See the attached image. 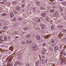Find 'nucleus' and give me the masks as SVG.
<instances>
[{
    "label": "nucleus",
    "instance_id": "obj_50",
    "mask_svg": "<svg viewBox=\"0 0 66 66\" xmlns=\"http://www.w3.org/2000/svg\"><path fill=\"white\" fill-rule=\"evenodd\" d=\"M25 2V0H23L22 1V3H24Z\"/></svg>",
    "mask_w": 66,
    "mask_h": 66
},
{
    "label": "nucleus",
    "instance_id": "obj_57",
    "mask_svg": "<svg viewBox=\"0 0 66 66\" xmlns=\"http://www.w3.org/2000/svg\"><path fill=\"white\" fill-rule=\"evenodd\" d=\"M40 19H43V18L42 17H40Z\"/></svg>",
    "mask_w": 66,
    "mask_h": 66
},
{
    "label": "nucleus",
    "instance_id": "obj_35",
    "mask_svg": "<svg viewBox=\"0 0 66 66\" xmlns=\"http://www.w3.org/2000/svg\"><path fill=\"white\" fill-rule=\"evenodd\" d=\"M63 40L64 42H66V38H64L63 39Z\"/></svg>",
    "mask_w": 66,
    "mask_h": 66
},
{
    "label": "nucleus",
    "instance_id": "obj_32",
    "mask_svg": "<svg viewBox=\"0 0 66 66\" xmlns=\"http://www.w3.org/2000/svg\"><path fill=\"white\" fill-rule=\"evenodd\" d=\"M22 45H24V44H25V42L23 41H22Z\"/></svg>",
    "mask_w": 66,
    "mask_h": 66
},
{
    "label": "nucleus",
    "instance_id": "obj_38",
    "mask_svg": "<svg viewBox=\"0 0 66 66\" xmlns=\"http://www.w3.org/2000/svg\"><path fill=\"white\" fill-rule=\"evenodd\" d=\"M21 7L22 8H23V7H24V4H23L22 5Z\"/></svg>",
    "mask_w": 66,
    "mask_h": 66
},
{
    "label": "nucleus",
    "instance_id": "obj_7",
    "mask_svg": "<svg viewBox=\"0 0 66 66\" xmlns=\"http://www.w3.org/2000/svg\"><path fill=\"white\" fill-rule=\"evenodd\" d=\"M40 61L42 64H44L45 63V61L44 60H43V59H41L40 60Z\"/></svg>",
    "mask_w": 66,
    "mask_h": 66
},
{
    "label": "nucleus",
    "instance_id": "obj_49",
    "mask_svg": "<svg viewBox=\"0 0 66 66\" xmlns=\"http://www.w3.org/2000/svg\"><path fill=\"white\" fill-rule=\"evenodd\" d=\"M11 61H12L11 59H10L9 60V62H11Z\"/></svg>",
    "mask_w": 66,
    "mask_h": 66
},
{
    "label": "nucleus",
    "instance_id": "obj_11",
    "mask_svg": "<svg viewBox=\"0 0 66 66\" xmlns=\"http://www.w3.org/2000/svg\"><path fill=\"white\" fill-rule=\"evenodd\" d=\"M26 36L28 38H29L31 37V35L29 34H27L26 35Z\"/></svg>",
    "mask_w": 66,
    "mask_h": 66
},
{
    "label": "nucleus",
    "instance_id": "obj_52",
    "mask_svg": "<svg viewBox=\"0 0 66 66\" xmlns=\"http://www.w3.org/2000/svg\"><path fill=\"white\" fill-rule=\"evenodd\" d=\"M63 60H61V64H62V63H63Z\"/></svg>",
    "mask_w": 66,
    "mask_h": 66
},
{
    "label": "nucleus",
    "instance_id": "obj_15",
    "mask_svg": "<svg viewBox=\"0 0 66 66\" xmlns=\"http://www.w3.org/2000/svg\"><path fill=\"white\" fill-rule=\"evenodd\" d=\"M4 41H6V40H7V38H6V37L4 36Z\"/></svg>",
    "mask_w": 66,
    "mask_h": 66
},
{
    "label": "nucleus",
    "instance_id": "obj_26",
    "mask_svg": "<svg viewBox=\"0 0 66 66\" xmlns=\"http://www.w3.org/2000/svg\"><path fill=\"white\" fill-rule=\"evenodd\" d=\"M51 30H53L54 29V26H52L51 27Z\"/></svg>",
    "mask_w": 66,
    "mask_h": 66
},
{
    "label": "nucleus",
    "instance_id": "obj_30",
    "mask_svg": "<svg viewBox=\"0 0 66 66\" xmlns=\"http://www.w3.org/2000/svg\"><path fill=\"white\" fill-rule=\"evenodd\" d=\"M3 28L4 30H6V29H7V26H5V27H4Z\"/></svg>",
    "mask_w": 66,
    "mask_h": 66
},
{
    "label": "nucleus",
    "instance_id": "obj_14",
    "mask_svg": "<svg viewBox=\"0 0 66 66\" xmlns=\"http://www.w3.org/2000/svg\"><path fill=\"white\" fill-rule=\"evenodd\" d=\"M36 4H37V5H39V4H40V2H39V1H36Z\"/></svg>",
    "mask_w": 66,
    "mask_h": 66
},
{
    "label": "nucleus",
    "instance_id": "obj_17",
    "mask_svg": "<svg viewBox=\"0 0 66 66\" xmlns=\"http://www.w3.org/2000/svg\"><path fill=\"white\" fill-rule=\"evenodd\" d=\"M51 42L52 43H54V40L53 39H52L51 40Z\"/></svg>",
    "mask_w": 66,
    "mask_h": 66
},
{
    "label": "nucleus",
    "instance_id": "obj_34",
    "mask_svg": "<svg viewBox=\"0 0 66 66\" xmlns=\"http://www.w3.org/2000/svg\"><path fill=\"white\" fill-rule=\"evenodd\" d=\"M39 62V61L38 60H37L36 62V65H37V64H38V62Z\"/></svg>",
    "mask_w": 66,
    "mask_h": 66
},
{
    "label": "nucleus",
    "instance_id": "obj_2",
    "mask_svg": "<svg viewBox=\"0 0 66 66\" xmlns=\"http://www.w3.org/2000/svg\"><path fill=\"white\" fill-rule=\"evenodd\" d=\"M40 26L41 27V28L42 29H45V26H44V24H43V23H40L39 24Z\"/></svg>",
    "mask_w": 66,
    "mask_h": 66
},
{
    "label": "nucleus",
    "instance_id": "obj_43",
    "mask_svg": "<svg viewBox=\"0 0 66 66\" xmlns=\"http://www.w3.org/2000/svg\"><path fill=\"white\" fill-rule=\"evenodd\" d=\"M18 64L19 65H21V63L20 62H18Z\"/></svg>",
    "mask_w": 66,
    "mask_h": 66
},
{
    "label": "nucleus",
    "instance_id": "obj_37",
    "mask_svg": "<svg viewBox=\"0 0 66 66\" xmlns=\"http://www.w3.org/2000/svg\"><path fill=\"white\" fill-rule=\"evenodd\" d=\"M43 46H46V44L45 43H44L43 44Z\"/></svg>",
    "mask_w": 66,
    "mask_h": 66
},
{
    "label": "nucleus",
    "instance_id": "obj_36",
    "mask_svg": "<svg viewBox=\"0 0 66 66\" xmlns=\"http://www.w3.org/2000/svg\"><path fill=\"white\" fill-rule=\"evenodd\" d=\"M55 43H53V44H52V46H55Z\"/></svg>",
    "mask_w": 66,
    "mask_h": 66
},
{
    "label": "nucleus",
    "instance_id": "obj_16",
    "mask_svg": "<svg viewBox=\"0 0 66 66\" xmlns=\"http://www.w3.org/2000/svg\"><path fill=\"white\" fill-rule=\"evenodd\" d=\"M18 21H20L22 20V18H19L18 19Z\"/></svg>",
    "mask_w": 66,
    "mask_h": 66
},
{
    "label": "nucleus",
    "instance_id": "obj_45",
    "mask_svg": "<svg viewBox=\"0 0 66 66\" xmlns=\"http://www.w3.org/2000/svg\"><path fill=\"white\" fill-rule=\"evenodd\" d=\"M36 29L37 30H39V27H37L36 28Z\"/></svg>",
    "mask_w": 66,
    "mask_h": 66
},
{
    "label": "nucleus",
    "instance_id": "obj_31",
    "mask_svg": "<svg viewBox=\"0 0 66 66\" xmlns=\"http://www.w3.org/2000/svg\"><path fill=\"white\" fill-rule=\"evenodd\" d=\"M41 53L42 54H44V55H45V52H44L43 51H42Z\"/></svg>",
    "mask_w": 66,
    "mask_h": 66
},
{
    "label": "nucleus",
    "instance_id": "obj_23",
    "mask_svg": "<svg viewBox=\"0 0 66 66\" xmlns=\"http://www.w3.org/2000/svg\"><path fill=\"white\" fill-rule=\"evenodd\" d=\"M58 28H63V26L62 25H58Z\"/></svg>",
    "mask_w": 66,
    "mask_h": 66
},
{
    "label": "nucleus",
    "instance_id": "obj_48",
    "mask_svg": "<svg viewBox=\"0 0 66 66\" xmlns=\"http://www.w3.org/2000/svg\"><path fill=\"white\" fill-rule=\"evenodd\" d=\"M62 31L63 32H66V30H64V29H63L62 30Z\"/></svg>",
    "mask_w": 66,
    "mask_h": 66
},
{
    "label": "nucleus",
    "instance_id": "obj_44",
    "mask_svg": "<svg viewBox=\"0 0 66 66\" xmlns=\"http://www.w3.org/2000/svg\"><path fill=\"white\" fill-rule=\"evenodd\" d=\"M0 3H1V4H4V2H1Z\"/></svg>",
    "mask_w": 66,
    "mask_h": 66
},
{
    "label": "nucleus",
    "instance_id": "obj_53",
    "mask_svg": "<svg viewBox=\"0 0 66 66\" xmlns=\"http://www.w3.org/2000/svg\"><path fill=\"white\" fill-rule=\"evenodd\" d=\"M46 21H49V19H48V18L46 19Z\"/></svg>",
    "mask_w": 66,
    "mask_h": 66
},
{
    "label": "nucleus",
    "instance_id": "obj_6",
    "mask_svg": "<svg viewBox=\"0 0 66 66\" xmlns=\"http://www.w3.org/2000/svg\"><path fill=\"white\" fill-rule=\"evenodd\" d=\"M32 42L31 40H28V41L27 42V44H31L32 43Z\"/></svg>",
    "mask_w": 66,
    "mask_h": 66
},
{
    "label": "nucleus",
    "instance_id": "obj_60",
    "mask_svg": "<svg viewBox=\"0 0 66 66\" xmlns=\"http://www.w3.org/2000/svg\"><path fill=\"white\" fill-rule=\"evenodd\" d=\"M15 37L16 38H18V37L17 36H15Z\"/></svg>",
    "mask_w": 66,
    "mask_h": 66
},
{
    "label": "nucleus",
    "instance_id": "obj_62",
    "mask_svg": "<svg viewBox=\"0 0 66 66\" xmlns=\"http://www.w3.org/2000/svg\"><path fill=\"white\" fill-rule=\"evenodd\" d=\"M25 22V23H26V22H25L24 21L23 22Z\"/></svg>",
    "mask_w": 66,
    "mask_h": 66
},
{
    "label": "nucleus",
    "instance_id": "obj_5",
    "mask_svg": "<svg viewBox=\"0 0 66 66\" xmlns=\"http://www.w3.org/2000/svg\"><path fill=\"white\" fill-rule=\"evenodd\" d=\"M54 48L55 51H57L59 50V47L57 46L56 45Z\"/></svg>",
    "mask_w": 66,
    "mask_h": 66
},
{
    "label": "nucleus",
    "instance_id": "obj_56",
    "mask_svg": "<svg viewBox=\"0 0 66 66\" xmlns=\"http://www.w3.org/2000/svg\"><path fill=\"white\" fill-rule=\"evenodd\" d=\"M43 50L44 51H46V49H45V48H44Z\"/></svg>",
    "mask_w": 66,
    "mask_h": 66
},
{
    "label": "nucleus",
    "instance_id": "obj_22",
    "mask_svg": "<svg viewBox=\"0 0 66 66\" xmlns=\"http://www.w3.org/2000/svg\"><path fill=\"white\" fill-rule=\"evenodd\" d=\"M2 15L3 16H5V15H6V13H3L2 14Z\"/></svg>",
    "mask_w": 66,
    "mask_h": 66
},
{
    "label": "nucleus",
    "instance_id": "obj_21",
    "mask_svg": "<svg viewBox=\"0 0 66 66\" xmlns=\"http://www.w3.org/2000/svg\"><path fill=\"white\" fill-rule=\"evenodd\" d=\"M50 12L51 13H53L54 12V10H50Z\"/></svg>",
    "mask_w": 66,
    "mask_h": 66
},
{
    "label": "nucleus",
    "instance_id": "obj_40",
    "mask_svg": "<svg viewBox=\"0 0 66 66\" xmlns=\"http://www.w3.org/2000/svg\"><path fill=\"white\" fill-rule=\"evenodd\" d=\"M60 10L61 12H63V9L62 8H61L60 9Z\"/></svg>",
    "mask_w": 66,
    "mask_h": 66
},
{
    "label": "nucleus",
    "instance_id": "obj_9",
    "mask_svg": "<svg viewBox=\"0 0 66 66\" xmlns=\"http://www.w3.org/2000/svg\"><path fill=\"white\" fill-rule=\"evenodd\" d=\"M24 31H29V28L25 27L24 28Z\"/></svg>",
    "mask_w": 66,
    "mask_h": 66
},
{
    "label": "nucleus",
    "instance_id": "obj_24",
    "mask_svg": "<svg viewBox=\"0 0 66 66\" xmlns=\"http://www.w3.org/2000/svg\"><path fill=\"white\" fill-rule=\"evenodd\" d=\"M13 13H14V14H17V11H16L14 10L13 11Z\"/></svg>",
    "mask_w": 66,
    "mask_h": 66
},
{
    "label": "nucleus",
    "instance_id": "obj_59",
    "mask_svg": "<svg viewBox=\"0 0 66 66\" xmlns=\"http://www.w3.org/2000/svg\"><path fill=\"white\" fill-rule=\"evenodd\" d=\"M3 66H6V64H4L3 65Z\"/></svg>",
    "mask_w": 66,
    "mask_h": 66
},
{
    "label": "nucleus",
    "instance_id": "obj_33",
    "mask_svg": "<svg viewBox=\"0 0 66 66\" xmlns=\"http://www.w3.org/2000/svg\"><path fill=\"white\" fill-rule=\"evenodd\" d=\"M10 49H11V50H13L14 49V48L13 47H11L10 48Z\"/></svg>",
    "mask_w": 66,
    "mask_h": 66
},
{
    "label": "nucleus",
    "instance_id": "obj_20",
    "mask_svg": "<svg viewBox=\"0 0 66 66\" xmlns=\"http://www.w3.org/2000/svg\"><path fill=\"white\" fill-rule=\"evenodd\" d=\"M17 59H18V60H19V59H21V56L19 55L18 56Z\"/></svg>",
    "mask_w": 66,
    "mask_h": 66
},
{
    "label": "nucleus",
    "instance_id": "obj_29",
    "mask_svg": "<svg viewBox=\"0 0 66 66\" xmlns=\"http://www.w3.org/2000/svg\"><path fill=\"white\" fill-rule=\"evenodd\" d=\"M62 4L63 5H66V2H63L62 3Z\"/></svg>",
    "mask_w": 66,
    "mask_h": 66
},
{
    "label": "nucleus",
    "instance_id": "obj_25",
    "mask_svg": "<svg viewBox=\"0 0 66 66\" xmlns=\"http://www.w3.org/2000/svg\"><path fill=\"white\" fill-rule=\"evenodd\" d=\"M13 20L14 21H16V20H17V19L15 17L13 19Z\"/></svg>",
    "mask_w": 66,
    "mask_h": 66
},
{
    "label": "nucleus",
    "instance_id": "obj_42",
    "mask_svg": "<svg viewBox=\"0 0 66 66\" xmlns=\"http://www.w3.org/2000/svg\"><path fill=\"white\" fill-rule=\"evenodd\" d=\"M13 4H16V1H14L13 2Z\"/></svg>",
    "mask_w": 66,
    "mask_h": 66
},
{
    "label": "nucleus",
    "instance_id": "obj_4",
    "mask_svg": "<svg viewBox=\"0 0 66 66\" xmlns=\"http://www.w3.org/2000/svg\"><path fill=\"white\" fill-rule=\"evenodd\" d=\"M36 20L37 22L39 23L40 22V19L39 18H37L36 19Z\"/></svg>",
    "mask_w": 66,
    "mask_h": 66
},
{
    "label": "nucleus",
    "instance_id": "obj_18",
    "mask_svg": "<svg viewBox=\"0 0 66 66\" xmlns=\"http://www.w3.org/2000/svg\"><path fill=\"white\" fill-rule=\"evenodd\" d=\"M18 62H17L15 63L14 64V66H16L17 65V64H18Z\"/></svg>",
    "mask_w": 66,
    "mask_h": 66
},
{
    "label": "nucleus",
    "instance_id": "obj_61",
    "mask_svg": "<svg viewBox=\"0 0 66 66\" xmlns=\"http://www.w3.org/2000/svg\"><path fill=\"white\" fill-rule=\"evenodd\" d=\"M1 24H2L1 23H0V26H1Z\"/></svg>",
    "mask_w": 66,
    "mask_h": 66
},
{
    "label": "nucleus",
    "instance_id": "obj_12",
    "mask_svg": "<svg viewBox=\"0 0 66 66\" xmlns=\"http://www.w3.org/2000/svg\"><path fill=\"white\" fill-rule=\"evenodd\" d=\"M50 4H51V5H54L55 3L54 2H51L49 3Z\"/></svg>",
    "mask_w": 66,
    "mask_h": 66
},
{
    "label": "nucleus",
    "instance_id": "obj_10",
    "mask_svg": "<svg viewBox=\"0 0 66 66\" xmlns=\"http://www.w3.org/2000/svg\"><path fill=\"white\" fill-rule=\"evenodd\" d=\"M10 15L11 16V17L12 18L14 16L12 12H11L10 13Z\"/></svg>",
    "mask_w": 66,
    "mask_h": 66
},
{
    "label": "nucleus",
    "instance_id": "obj_46",
    "mask_svg": "<svg viewBox=\"0 0 66 66\" xmlns=\"http://www.w3.org/2000/svg\"><path fill=\"white\" fill-rule=\"evenodd\" d=\"M3 1L4 2H7V0H3Z\"/></svg>",
    "mask_w": 66,
    "mask_h": 66
},
{
    "label": "nucleus",
    "instance_id": "obj_41",
    "mask_svg": "<svg viewBox=\"0 0 66 66\" xmlns=\"http://www.w3.org/2000/svg\"><path fill=\"white\" fill-rule=\"evenodd\" d=\"M25 66H29V64L28 63H26L25 65Z\"/></svg>",
    "mask_w": 66,
    "mask_h": 66
},
{
    "label": "nucleus",
    "instance_id": "obj_8",
    "mask_svg": "<svg viewBox=\"0 0 66 66\" xmlns=\"http://www.w3.org/2000/svg\"><path fill=\"white\" fill-rule=\"evenodd\" d=\"M46 14L45 13H42L41 14V16H42V17H45L46 16Z\"/></svg>",
    "mask_w": 66,
    "mask_h": 66
},
{
    "label": "nucleus",
    "instance_id": "obj_13",
    "mask_svg": "<svg viewBox=\"0 0 66 66\" xmlns=\"http://www.w3.org/2000/svg\"><path fill=\"white\" fill-rule=\"evenodd\" d=\"M20 7H19V6H18L16 7V9L18 11V10H20Z\"/></svg>",
    "mask_w": 66,
    "mask_h": 66
},
{
    "label": "nucleus",
    "instance_id": "obj_39",
    "mask_svg": "<svg viewBox=\"0 0 66 66\" xmlns=\"http://www.w3.org/2000/svg\"><path fill=\"white\" fill-rule=\"evenodd\" d=\"M53 7L54 9H56V6H53Z\"/></svg>",
    "mask_w": 66,
    "mask_h": 66
},
{
    "label": "nucleus",
    "instance_id": "obj_27",
    "mask_svg": "<svg viewBox=\"0 0 66 66\" xmlns=\"http://www.w3.org/2000/svg\"><path fill=\"white\" fill-rule=\"evenodd\" d=\"M7 5L8 6H10L11 5V4L10 3H7Z\"/></svg>",
    "mask_w": 66,
    "mask_h": 66
},
{
    "label": "nucleus",
    "instance_id": "obj_54",
    "mask_svg": "<svg viewBox=\"0 0 66 66\" xmlns=\"http://www.w3.org/2000/svg\"><path fill=\"white\" fill-rule=\"evenodd\" d=\"M10 66H13V64L11 63L10 65Z\"/></svg>",
    "mask_w": 66,
    "mask_h": 66
},
{
    "label": "nucleus",
    "instance_id": "obj_3",
    "mask_svg": "<svg viewBox=\"0 0 66 66\" xmlns=\"http://www.w3.org/2000/svg\"><path fill=\"white\" fill-rule=\"evenodd\" d=\"M36 39L37 40H40V37L38 35H36L35 36Z\"/></svg>",
    "mask_w": 66,
    "mask_h": 66
},
{
    "label": "nucleus",
    "instance_id": "obj_64",
    "mask_svg": "<svg viewBox=\"0 0 66 66\" xmlns=\"http://www.w3.org/2000/svg\"><path fill=\"white\" fill-rule=\"evenodd\" d=\"M62 53H61V54H62Z\"/></svg>",
    "mask_w": 66,
    "mask_h": 66
},
{
    "label": "nucleus",
    "instance_id": "obj_58",
    "mask_svg": "<svg viewBox=\"0 0 66 66\" xmlns=\"http://www.w3.org/2000/svg\"><path fill=\"white\" fill-rule=\"evenodd\" d=\"M60 1H64V0H59Z\"/></svg>",
    "mask_w": 66,
    "mask_h": 66
},
{
    "label": "nucleus",
    "instance_id": "obj_28",
    "mask_svg": "<svg viewBox=\"0 0 66 66\" xmlns=\"http://www.w3.org/2000/svg\"><path fill=\"white\" fill-rule=\"evenodd\" d=\"M36 8H34L32 10L33 12H35V11H36Z\"/></svg>",
    "mask_w": 66,
    "mask_h": 66
},
{
    "label": "nucleus",
    "instance_id": "obj_1",
    "mask_svg": "<svg viewBox=\"0 0 66 66\" xmlns=\"http://www.w3.org/2000/svg\"><path fill=\"white\" fill-rule=\"evenodd\" d=\"M32 48L33 50H35V51H36V50H37V46L35 45H33L32 46Z\"/></svg>",
    "mask_w": 66,
    "mask_h": 66
},
{
    "label": "nucleus",
    "instance_id": "obj_19",
    "mask_svg": "<svg viewBox=\"0 0 66 66\" xmlns=\"http://www.w3.org/2000/svg\"><path fill=\"white\" fill-rule=\"evenodd\" d=\"M44 9H45V8L43 7H42L40 8V10H42V11H43V10H44Z\"/></svg>",
    "mask_w": 66,
    "mask_h": 66
},
{
    "label": "nucleus",
    "instance_id": "obj_47",
    "mask_svg": "<svg viewBox=\"0 0 66 66\" xmlns=\"http://www.w3.org/2000/svg\"><path fill=\"white\" fill-rule=\"evenodd\" d=\"M42 57L43 59H45V57L44 56H42Z\"/></svg>",
    "mask_w": 66,
    "mask_h": 66
},
{
    "label": "nucleus",
    "instance_id": "obj_51",
    "mask_svg": "<svg viewBox=\"0 0 66 66\" xmlns=\"http://www.w3.org/2000/svg\"><path fill=\"white\" fill-rule=\"evenodd\" d=\"M63 55H66V53L65 52L63 53Z\"/></svg>",
    "mask_w": 66,
    "mask_h": 66
},
{
    "label": "nucleus",
    "instance_id": "obj_55",
    "mask_svg": "<svg viewBox=\"0 0 66 66\" xmlns=\"http://www.w3.org/2000/svg\"><path fill=\"white\" fill-rule=\"evenodd\" d=\"M8 39H9V40H10V39H11V38H10V37H9L8 38Z\"/></svg>",
    "mask_w": 66,
    "mask_h": 66
},
{
    "label": "nucleus",
    "instance_id": "obj_63",
    "mask_svg": "<svg viewBox=\"0 0 66 66\" xmlns=\"http://www.w3.org/2000/svg\"><path fill=\"white\" fill-rule=\"evenodd\" d=\"M0 57H1V55H0Z\"/></svg>",
    "mask_w": 66,
    "mask_h": 66
}]
</instances>
